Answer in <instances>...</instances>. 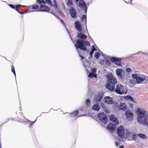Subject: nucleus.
<instances>
[{"label": "nucleus", "mask_w": 148, "mask_h": 148, "mask_svg": "<svg viewBox=\"0 0 148 148\" xmlns=\"http://www.w3.org/2000/svg\"><path fill=\"white\" fill-rule=\"evenodd\" d=\"M76 29L79 32L82 30V27L79 21H76L75 23ZM77 37L78 38L76 40V43L75 46L76 49H79L81 50L86 51V46H90V43L87 40V36L84 34L80 32L78 33Z\"/></svg>", "instance_id": "obj_1"}, {"label": "nucleus", "mask_w": 148, "mask_h": 148, "mask_svg": "<svg viewBox=\"0 0 148 148\" xmlns=\"http://www.w3.org/2000/svg\"><path fill=\"white\" fill-rule=\"evenodd\" d=\"M136 112L137 115V120L138 122L148 127V122L147 121L148 114H146V111L138 108L137 109Z\"/></svg>", "instance_id": "obj_2"}, {"label": "nucleus", "mask_w": 148, "mask_h": 148, "mask_svg": "<svg viewBox=\"0 0 148 148\" xmlns=\"http://www.w3.org/2000/svg\"><path fill=\"white\" fill-rule=\"evenodd\" d=\"M108 83L106 85V88L109 90L112 91L114 89L115 85L117 83L116 79L111 74H108Z\"/></svg>", "instance_id": "obj_3"}, {"label": "nucleus", "mask_w": 148, "mask_h": 148, "mask_svg": "<svg viewBox=\"0 0 148 148\" xmlns=\"http://www.w3.org/2000/svg\"><path fill=\"white\" fill-rule=\"evenodd\" d=\"M132 75L133 78L136 79V82L138 84L141 83L148 80V77L144 75H138L137 74H134Z\"/></svg>", "instance_id": "obj_4"}, {"label": "nucleus", "mask_w": 148, "mask_h": 148, "mask_svg": "<svg viewBox=\"0 0 148 148\" xmlns=\"http://www.w3.org/2000/svg\"><path fill=\"white\" fill-rule=\"evenodd\" d=\"M116 134L121 139L123 140L125 138V129L123 126L121 125L117 128L116 130Z\"/></svg>", "instance_id": "obj_5"}, {"label": "nucleus", "mask_w": 148, "mask_h": 148, "mask_svg": "<svg viewBox=\"0 0 148 148\" xmlns=\"http://www.w3.org/2000/svg\"><path fill=\"white\" fill-rule=\"evenodd\" d=\"M113 91H115L117 93L121 95L126 93L124 87L121 84H117L116 88L114 87V89Z\"/></svg>", "instance_id": "obj_6"}, {"label": "nucleus", "mask_w": 148, "mask_h": 148, "mask_svg": "<svg viewBox=\"0 0 148 148\" xmlns=\"http://www.w3.org/2000/svg\"><path fill=\"white\" fill-rule=\"evenodd\" d=\"M99 118L103 123L105 124L108 121L107 117L103 112L99 113L98 115Z\"/></svg>", "instance_id": "obj_7"}, {"label": "nucleus", "mask_w": 148, "mask_h": 148, "mask_svg": "<svg viewBox=\"0 0 148 148\" xmlns=\"http://www.w3.org/2000/svg\"><path fill=\"white\" fill-rule=\"evenodd\" d=\"M78 5L79 8L82 10H84L86 14L87 8L86 3H84L83 0H80L79 2Z\"/></svg>", "instance_id": "obj_8"}, {"label": "nucleus", "mask_w": 148, "mask_h": 148, "mask_svg": "<svg viewBox=\"0 0 148 148\" xmlns=\"http://www.w3.org/2000/svg\"><path fill=\"white\" fill-rule=\"evenodd\" d=\"M125 114L127 120L129 121H131L133 118V114L132 111L127 110L125 111Z\"/></svg>", "instance_id": "obj_9"}, {"label": "nucleus", "mask_w": 148, "mask_h": 148, "mask_svg": "<svg viewBox=\"0 0 148 148\" xmlns=\"http://www.w3.org/2000/svg\"><path fill=\"white\" fill-rule=\"evenodd\" d=\"M116 127L115 125L112 123H110L107 127V128L112 133L116 130Z\"/></svg>", "instance_id": "obj_10"}, {"label": "nucleus", "mask_w": 148, "mask_h": 148, "mask_svg": "<svg viewBox=\"0 0 148 148\" xmlns=\"http://www.w3.org/2000/svg\"><path fill=\"white\" fill-rule=\"evenodd\" d=\"M49 7L43 4H41L38 11L48 12L50 10Z\"/></svg>", "instance_id": "obj_11"}, {"label": "nucleus", "mask_w": 148, "mask_h": 148, "mask_svg": "<svg viewBox=\"0 0 148 148\" xmlns=\"http://www.w3.org/2000/svg\"><path fill=\"white\" fill-rule=\"evenodd\" d=\"M110 60L112 62H114L117 65L120 66L121 65V59H118L114 57H112L110 58Z\"/></svg>", "instance_id": "obj_12"}, {"label": "nucleus", "mask_w": 148, "mask_h": 148, "mask_svg": "<svg viewBox=\"0 0 148 148\" xmlns=\"http://www.w3.org/2000/svg\"><path fill=\"white\" fill-rule=\"evenodd\" d=\"M69 12L71 16L73 18L77 16V12L75 9L73 7H71L69 9Z\"/></svg>", "instance_id": "obj_13"}, {"label": "nucleus", "mask_w": 148, "mask_h": 148, "mask_svg": "<svg viewBox=\"0 0 148 148\" xmlns=\"http://www.w3.org/2000/svg\"><path fill=\"white\" fill-rule=\"evenodd\" d=\"M45 2L48 3L50 5L53 6L54 7L55 9H56L59 10L58 8V6L57 5V2L56 0H53V4H52L51 1V0H45Z\"/></svg>", "instance_id": "obj_14"}, {"label": "nucleus", "mask_w": 148, "mask_h": 148, "mask_svg": "<svg viewBox=\"0 0 148 148\" xmlns=\"http://www.w3.org/2000/svg\"><path fill=\"white\" fill-rule=\"evenodd\" d=\"M109 119L111 121L114 123L116 125H117L119 123L118 120L115 117L114 114H111L110 116Z\"/></svg>", "instance_id": "obj_15"}, {"label": "nucleus", "mask_w": 148, "mask_h": 148, "mask_svg": "<svg viewBox=\"0 0 148 148\" xmlns=\"http://www.w3.org/2000/svg\"><path fill=\"white\" fill-rule=\"evenodd\" d=\"M104 102L110 104H111L113 103V101L111 97H106L104 98Z\"/></svg>", "instance_id": "obj_16"}, {"label": "nucleus", "mask_w": 148, "mask_h": 148, "mask_svg": "<svg viewBox=\"0 0 148 148\" xmlns=\"http://www.w3.org/2000/svg\"><path fill=\"white\" fill-rule=\"evenodd\" d=\"M127 109L126 104L125 103H121L118 107L119 110H125Z\"/></svg>", "instance_id": "obj_17"}, {"label": "nucleus", "mask_w": 148, "mask_h": 148, "mask_svg": "<svg viewBox=\"0 0 148 148\" xmlns=\"http://www.w3.org/2000/svg\"><path fill=\"white\" fill-rule=\"evenodd\" d=\"M123 70L121 69H118L116 71V74L117 76L120 78H122V73Z\"/></svg>", "instance_id": "obj_18"}, {"label": "nucleus", "mask_w": 148, "mask_h": 148, "mask_svg": "<svg viewBox=\"0 0 148 148\" xmlns=\"http://www.w3.org/2000/svg\"><path fill=\"white\" fill-rule=\"evenodd\" d=\"M102 98V96L100 94H99L96 95L95 98V101L97 102H99Z\"/></svg>", "instance_id": "obj_19"}, {"label": "nucleus", "mask_w": 148, "mask_h": 148, "mask_svg": "<svg viewBox=\"0 0 148 148\" xmlns=\"http://www.w3.org/2000/svg\"><path fill=\"white\" fill-rule=\"evenodd\" d=\"M79 111L78 110H75L73 112L70 113V116L71 117H74L76 116L79 114Z\"/></svg>", "instance_id": "obj_20"}, {"label": "nucleus", "mask_w": 148, "mask_h": 148, "mask_svg": "<svg viewBox=\"0 0 148 148\" xmlns=\"http://www.w3.org/2000/svg\"><path fill=\"white\" fill-rule=\"evenodd\" d=\"M100 106L98 103H96L92 107V109L96 111H99L100 110Z\"/></svg>", "instance_id": "obj_21"}, {"label": "nucleus", "mask_w": 148, "mask_h": 148, "mask_svg": "<svg viewBox=\"0 0 148 148\" xmlns=\"http://www.w3.org/2000/svg\"><path fill=\"white\" fill-rule=\"evenodd\" d=\"M124 98L126 100L130 101H131L134 102V101L133 98L130 95H127L124 96Z\"/></svg>", "instance_id": "obj_22"}, {"label": "nucleus", "mask_w": 148, "mask_h": 148, "mask_svg": "<svg viewBox=\"0 0 148 148\" xmlns=\"http://www.w3.org/2000/svg\"><path fill=\"white\" fill-rule=\"evenodd\" d=\"M138 135L140 138L143 139H146L147 138V136L143 134H138Z\"/></svg>", "instance_id": "obj_23"}, {"label": "nucleus", "mask_w": 148, "mask_h": 148, "mask_svg": "<svg viewBox=\"0 0 148 148\" xmlns=\"http://www.w3.org/2000/svg\"><path fill=\"white\" fill-rule=\"evenodd\" d=\"M97 49L96 48L94 47V46H92V49L91 51L90 52V55L91 57H92V55L93 54L94 51H96Z\"/></svg>", "instance_id": "obj_24"}, {"label": "nucleus", "mask_w": 148, "mask_h": 148, "mask_svg": "<svg viewBox=\"0 0 148 148\" xmlns=\"http://www.w3.org/2000/svg\"><path fill=\"white\" fill-rule=\"evenodd\" d=\"M88 77L90 78H92V77H96V75L95 73H89Z\"/></svg>", "instance_id": "obj_25"}, {"label": "nucleus", "mask_w": 148, "mask_h": 148, "mask_svg": "<svg viewBox=\"0 0 148 148\" xmlns=\"http://www.w3.org/2000/svg\"><path fill=\"white\" fill-rule=\"evenodd\" d=\"M37 2L40 4H41L42 3L45 4V2L43 0H37Z\"/></svg>", "instance_id": "obj_26"}, {"label": "nucleus", "mask_w": 148, "mask_h": 148, "mask_svg": "<svg viewBox=\"0 0 148 148\" xmlns=\"http://www.w3.org/2000/svg\"><path fill=\"white\" fill-rule=\"evenodd\" d=\"M100 56V54L98 52H96L95 53V57L96 59H98Z\"/></svg>", "instance_id": "obj_27"}, {"label": "nucleus", "mask_w": 148, "mask_h": 148, "mask_svg": "<svg viewBox=\"0 0 148 148\" xmlns=\"http://www.w3.org/2000/svg\"><path fill=\"white\" fill-rule=\"evenodd\" d=\"M129 81L130 83L133 85H135L136 84V82L134 79H130V80Z\"/></svg>", "instance_id": "obj_28"}, {"label": "nucleus", "mask_w": 148, "mask_h": 148, "mask_svg": "<svg viewBox=\"0 0 148 148\" xmlns=\"http://www.w3.org/2000/svg\"><path fill=\"white\" fill-rule=\"evenodd\" d=\"M67 4L69 6L72 5V0H67Z\"/></svg>", "instance_id": "obj_29"}, {"label": "nucleus", "mask_w": 148, "mask_h": 148, "mask_svg": "<svg viewBox=\"0 0 148 148\" xmlns=\"http://www.w3.org/2000/svg\"><path fill=\"white\" fill-rule=\"evenodd\" d=\"M11 71L14 73L15 76H16V74L15 71L14 67L13 65L12 66Z\"/></svg>", "instance_id": "obj_30"}, {"label": "nucleus", "mask_w": 148, "mask_h": 148, "mask_svg": "<svg viewBox=\"0 0 148 148\" xmlns=\"http://www.w3.org/2000/svg\"><path fill=\"white\" fill-rule=\"evenodd\" d=\"M32 7V9L34 10H36L38 9V5H33Z\"/></svg>", "instance_id": "obj_31"}, {"label": "nucleus", "mask_w": 148, "mask_h": 148, "mask_svg": "<svg viewBox=\"0 0 148 148\" xmlns=\"http://www.w3.org/2000/svg\"><path fill=\"white\" fill-rule=\"evenodd\" d=\"M106 64L108 66H110L111 64V63L110 61L108 60H107L106 61Z\"/></svg>", "instance_id": "obj_32"}, {"label": "nucleus", "mask_w": 148, "mask_h": 148, "mask_svg": "<svg viewBox=\"0 0 148 148\" xmlns=\"http://www.w3.org/2000/svg\"><path fill=\"white\" fill-rule=\"evenodd\" d=\"M86 104L88 106L90 105V100L89 99H87L86 100Z\"/></svg>", "instance_id": "obj_33"}, {"label": "nucleus", "mask_w": 148, "mask_h": 148, "mask_svg": "<svg viewBox=\"0 0 148 148\" xmlns=\"http://www.w3.org/2000/svg\"><path fill=\"white\" fill-rule=\"evenodd\" d=\"M103 109L106 112L108 113L109 111V110L106 107L104 106Z\"/></svg>", "instance_id": "obj_34"}, {"label": "nucleus", "mask_w": 148, "mask_h": 148, "mask_svg": "<svg viewBox=\"0 0 148 148\" xmlns=\"http://www.w3.org/2000/svg\"><path fill=\"white\" fill-rule=\"evenodd\" d=\"M82 21L84 19H86V15H83L82 16Z\"/></svg>", "instance_id": "obj_35"}, {"label": "nucleus", "mask_w": 148, "mask_h": 148, "mask_svg": "<svg viewBox=\"0 0 148 148\" xmlns=\"http://www.w3.org/2000/svg\"><path fill=\"white\" fill-rule=\"evenodd\" d=\"M8 5L11 8H12V9H14L15 8V7L14 6V5L12 4H9Z\"/></svg>", "instance_id": "obj_36"}, {"label": "nucleus", "mask_w": 148, "mask_h": 148, "mask_svg": "<svg viewBox=\"0 0 148 148\" xmlns=\"http://www.w3.org/2000/svg\"><path fill=\"white\" fill-rule=\"evenodd\" d=\"M136 135L135 134H134L132 136V139L134 140H135L136 138Z\"/></svg>", "instance_id": "obj_37"}, {"label": "nucleus", "mask_w": 148, "mask_h": 148, "mask_svg": "<svg viewBox=\"0 0 148 148\" xmlns=\"http://www.w3.org/2000/svg\"><path fill=\"white\" fill-rule=\"evenodd\" d=\"M91 71L93 72V73H95L96 72V69L95 68H92L91 70Z\"/></svg>", "instance_id": "obj_38"}, {"label": "nucleus", "mask_w": 148, "mask_h": 148, "mask_svg": "<svg viewBox=\"0 0 148 148\" xmlns=\"http://www.w3.org/2000/svg\"><path fill=\"white\" fill-rule=\"evenodd\" d=\"M131 69L129 68H128L126 69V71L127 72H131Z\"/></svg>", "instance_id": "obj_39"}, {"label": "nucleus", "mask_w": 148, "mask_h": 148, "mask_svg": "<svg viewBox=\"0 0 148 148\" xmlns=\"http://www.w3.org/2000/svg\"><path fill=\"white\" fill-rule=\"evenodd\" d=\"M14 9L16 11H18V12L19 11V10L18 9V8L17 7L15 6V8Z\"/></svg>", "instance_id": "obj_40"}, {"label": "nucleus", "mask_w": 148, "mask_h": 148, "mask_svg": "<svg viewBox=\"0 0 148 148\" xmlns=\"http://www.w3.org/2000/svg\"><path fill=\"white\" fill-rule=\"evenodd\" d=\"M18 12L20 14H24V11H19Z\"/></svg>", "instance_id": "obj_41"}, {"label": "nucleus", "mask_w": 148, "mask_h": 148, "mask_svg": "<svg viewBox=\"0 0 148 148\" xmlns=\"http://www.w3.org/2000/svg\"><path fill=\"white\" fill-rule=\"evenodd\" d=\"M115 144L116 145V146L117 147L118 146L119 144H118V142H115Z\"/></svg>", "instance_id": "obj_42"}, {"label": "nucleus", "mask_w": 148, "mask_h": 148, "mask_svg": "<svg viewBox=\"0 0 148 148\" xmlns=\"http://www.w3.org/2000/svg\"><path fill=\"white\" fill-rule=\"evenodd\" d=\"M80 58H81L82 60H83L84 59V57L82 56V55H80Z\"/></svg>", "instance_id": "obj_43"}, {"label": "nucleus", "mask_w": 148, "mask_h": 148, "mask_svg": "<svg viewBox=\"0 0 148 148\" xmlns=\"http://www.w3.org/2000/svg\"><path fill=\"white\" fill-rule=\"evenodd\" d=\"M21 6V5L18 4V5H16L15 6L16 7H17L18 8L19 7H20Z\"/></svg>", "instance_id": "obj_44"}, {"label": "nucleus", "mask_w": 148, "mask_h": 148, "mask_svg": "<svg viewBox=\"0 0 148 148\" xmlns=\"http://www.w3.org/2000/svg\"><path fill=\"white\" fill-rule=\"evenodd\" d=\"M129 105H130V106L131 107H133V104H132L131 103H130L129 104Z\"/></svg>", "instance_id": "obj_45"}, {"label": "nucleus", "mask_w": 148, "mask_h": 148, "mask_svg": "<svg viewBox=\"0 0 148 148\" xmlns=\"http://www.w3.org/2000/svg\"><path fill=\"white\" fill-rule=\"evenodd\" d=\"M127 134L129 135L131 134L130 132H127Z\"/></svg>", "instance_id": "obj_46"}, {"label": "nucleus", "mask_w": 148, "mask_h": 148, "mask_svg": "<svg viewBox=\"0 0 148 148\" xmlns=\"http://www.w3.org/2000/svg\"><path fill=\"white\" fill-rule=\"evenodd\" d=\"M119 148H124L123 145H121L119 147Z\"/></svg>", "instance_id": "obj_47"}, {"label": "nucleus", "mask_w": 148, "mask_h": 148, "mask_svg": "<svg viewBox=\"0 0 148 148\" xmlns=\"http://www.w3.org/2000/svg\"><path fill=\"white\" fill-rule=\"evenodd\" d=\"M28 11V10H25V11H24V13H26Z\"/></svg>", "instance_id": "obj_48"}, {"label": "nucleus", "mask_w": 148, "mask_h": 148, "mask_svg": "<svg viewBox=\"0 0 148 148\" xmlns=\"http://www.w3.org/2000/svg\"><path fill=\"white\" fill-rule=\"evenodd\" d=\"M61 22L63 23V24H64V21L63 20H61Z\"/></svg>", "instance_id": "obj_49"}, {"label": "nucleus", "mask_w": 148, "mask_h": 148, "mask_svg": "<svg viewBox=\"0 0 148 148\" xmlns=\"http://www.w3.org/2000/svg\"><path fill=\"white\" fill-rule=\"evenodd\" d=\"M33 123H30V124H29V125L30 126H31L33 124Z\"/></svg>", "instance_id": "obj_50"}, {"label": "nucleus", "mask_w": 148, "mask_h": 148, "mask_svg": "<svg viewBox=\"0 0 148 148\" xmlns=\"http://www.w3.org/2000/svg\"><path fill=\"white\" fill-rule=\"evenodd\" d=\"M75 0V1L76 2V3H77V2H78V1L79 0Z\"/></svg>", "instance_id": "obj_51"}]
</instances>
